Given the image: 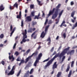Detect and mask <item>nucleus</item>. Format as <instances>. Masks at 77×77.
<instances>
[{"label":"nucleus","instance_id":"61","mask_svg":"<svg viewBox=\"0 0 77 77\" xmlns=\"http://www.w3.org/2000/svg\"><path fill=\"white\" fill-rule=\"evenodd\" d=\"M41 46H39L38 48V50H39V49H40V48H41Z\"/></svg>","mask_w":77,"mask_h":77},{"label":"nucleus","instance_id":"35","mask_svg":"<svg viewBox=\"0 0 77 77\" xmlns=\"http://www.w3.org/2000/svg\"><path fill=\"white\" fill-rule=\"evenodd\" d=\"M53 23V21L51 20H50L48 22V24H51V23Z\"/></svg>","mask_w":77,"mask_h":77},{"label":"nucleus","instance_id":"21","mask_svg":"<svg viewBox=\"0 0 77 77\" xmlns=\"http://www.w3.org/2000/svg\"><path fill=\"white\" fill-rule=\"evenodd\" d=\"M50 59V57H48L47 59L45 60L44 61H43V62H47Z\"/></svg>","mask_w":77,"mask_h":77},{"label":"nucleus","instance_id":"14","mask_svg":"<svg viewBox=\"0 0 77 77\" xmlns=\"http://www.w3.org/2000/svg\"><path fill=\"white\" fill-rule=\"evenodd\" d=\"M15 29H16V28L14 27L13 29V30L11 32V33H10V37H11L12 36V34H13L14 32V31L15 30Z\"/></svg>","mask_w":77,"mask_h":77},{"label":"nucleus","instance_id":"20","mask_svg":"<svg viewBox=\"0 0 77 77\" xmlns=\"http://www.w3.org/2000/svg\"><path fill=\"white\" fill-rule=\"evenodd\" d=\"M32 30V28H30L28 30V33H31Z\"/></svg>","mask_w":77,"mask_h":77},{"label":"nucleus","instance_id":"48","mask_svg":"<svg viewBox=\"0 0 77 77\" xmlns=\"http://www.w3.org/2000/svg\"><path fill=\"white\" fill-rule=\"evenodd\" d=\"M13 28V27H12V25H11V26H10V30H11V31H12Z\"/></svg>","mask_w":77,"mask_h":77},{"label":"nucleus","instance_id":"11","mask_svg":"<svg viewBox=\"0 0 77 77\" xmlns=\"http://www.w3.org/2000/svg\"><path fill=\"white\" fill-rule=\"evenodd\" d=\"M65 20H63L60 26V27H62V26H64L65 27H66V24H65Z\"/></svg>","mask_w":77,"mask_h":77},{"label":"nucleus","instance_id":"26","mask_svg":"<svg viewBox=\"0 0 77 77\" xmlns=\"http://www.w3.org/2000/svg\"><path fill=\"white\" fill-rule=\"evenodd\" d=\"M33 72V69H32L31 70V71L29 72V74H32V72Z\"/></svg>","mask_w":77,"mask_h":77},{"label":"nucleus","instance_id":"34","mask_svg":"<svg viewBox=\"0 0 77 77\" xmlns=\"http://www.w3.org/2000/svg\"><path fill=\"white\" fill-rule=\"evenodd\" d=\"M4 37V35L3 34H1V35H0V38H3V37Z\"/></svg>","mask_w":77,"mask_h":77},{"label":"nucleus","instance_id":"13","mask_svg":"<svg viewBox=\"0 0 77 77\" xmlns=\"http://www.w3.org/2000/svg\"><path fill=\"white\" fill-rule=\"evenodd\" d=\"M74 53V50H72L71 51L70 53H69V52L68 53H67V55H68V54H70V55H72V54H73Z\"/></svg>","mask_w":77,"mask_h":77},{"label":"nucleus","instance_id":"31","mask_svg":"<svg viewBox=\"0 0 77 77\" xmlns=\"http://www.w3.org/2000/svg\"><path fill=\"white\" fill-rule=\"evenodd\" d=\"M65 59V56H63V58H62V61H61L62 62H63V60H64Z\"/></svg>","mask_w":77,"mask_h":77},{"label":"nucleus","instance_id":"40","mask_svg":"<svg viewBox=\"0 0 77 77\" xmlns=\"http://www.w3.org/2000/svg\"><path fill=\"white\" fill-rule=\"evenodd\" d=\"M20 62H21L22 63H23L24 62V60L23 59L22 60H21Z\"/></svg>","mask_w":77,"mask_h":77},{"label":"nucleus","instance_id":"51","mask_svg":"<svg viewBox=\"0 0 77 77\" xmlns=\"http://www.w3.org/2000/svg\"><path fill=\"white\" fill-rule=\"evenodd\" d=\"M35 33H36V32H34L32 34V35H31V37H33V35L35 34Z\"/></svg>","mask_w":77,"mask_h":77},{"label":"nucleus","instance_id":"8","mask_svg":"<svg viewBox=\"0 0 77 77\" xmlns=\"http://www.w3.org/2000/svg\"><path fill=\"white\" fill-rule=\"evenodd\" d=\"M26 19L25 21L27 23H28L29 21H31V20H32V18L30 16H27L26 17Z\"/></svg>","mask_w":77,"mask_h":77},{"label":"nucleus","instance_id":"24","mask_svg":"<svg viewBox=\"0 0 77 77\" xmlns=\"http://www.w3.org/2000/svg\"><path fill=\"white\" fill-rule=\"evenodd\" d=\"M75 11H73V12H72L71 14V17H74V13H75Z\"/></svg>","mask_w":77,"mask_h":77},{"label":"nucleus","instance_id":"7","mask_svg":"<svg viewBox=\"0 0 77 77\" xmlns=\"http://www.w3.org/2000/svg\"><path fill=\"white\" fill-rule=\"evenodd\" d=\"M58 14V11H55V12L54 14L52 15V19H54V20L55 18L57 17Z\"/></svg>","mask_w":77,"mask_h":77},{"label":"nucleus","instance_id":"1","mask_svg":"<svg viewBox=\"0 0 77 77\" xmlns=\"http://www.w3.org/2000/svg\"><path fill=\"white\" fill-rule=\"evenodd\" d=\"M70 48V47H68L67 48L65 49L63 51L61 52V54H60L59 55V53L57 54L53 57L52 59L51 60H49L48 63H47V64H48V65L49 66H50L51 63H52L53 62V61L55 59V58H56L57 57H60V59H61L62 58V57L63 56L65 55L66 53H67V51H68L69 50V49Z\"/></svg>","mask_w":77,"mask_h":77},{"label":"nucleus","instance_id":"12","mask_svg":"<svg viewBox=\"0 0 77 77\" xmlns=\"http://www.w3.org/2000/svg\"><path fill=\"white\" fill-rule=\"evenodd\" d=\"M63 12V10H61L59 14V16L58 18H60V17H61V15L62 14Z\"/></svg>","mask_w":77,"mask_h":77},{"label":"nucleus","instance_id":"33","mask_svg":"<svg viewBox=\"0 0 77 77\" xmlns=\"http://www.w3.org/2000/svg\"><path fill=\"white\" fill-rule=\"evenodd\" d=\"M63 37H64V38L65 39L66 38V34L65 33H64L63 34Z\"/></svg>","mask_w":77,"mask_h":77},{"label":"nucleus","instance_id":"32","mask_svg":"<svg viewBox=\"0 0 77 77\" xmlns=\"http://www.w3.org/2000/svg\"><path fill=\"white\" fill-rule=\"evenodd\" d=\"M37 1L38 2V3L39 5H40V6H41V5H42V4H41V1H39L38 0H37Z\"/></svg>","mask_w":77,"mask_h":77},{"label":"nucleus","instance_id":"52","mask_svg":"<svg viewBox=\"0 0 77 77\" xmlns=\"http://www.w3.org/2000/svg\"><path fill=\"white\" fill-rule=\"evenodd\" d=\"M14 54H16V56H17L18 55V52L17 51Z\"/></svg>","mask_w":77,"mask_h":77},{"label":"nucleus","instance_id":"41","mask_svg":"<svg viewBox=\"0 0 77 77\" xmlns=\"http://www.w3.org/2000/svg\"><path fill=\"white\" fill-rule=\"evenodd\" d=\"M9 59L10 60H11V59H13V55H12L11 57L10 56H9Z\"/></svg>","mask_w":77,"mask_h":77},{"label":"nucleus","instance_id":"49","mask_svg":"<svg viewBox=\"0 0 77 77\" xmlns=\"http://www.w3.org/2000/svg\"><path fill=\"white\" fill-rule=\"evenodd\" d=\"M42 12L43 13V14L42 15V17H45V14H44V13H43V11H42Z\"/></svg>","mask_w":77,"mask_h":77},{"label":"nucleus","instance_id":"53","mask_svg":"<svg viewBox=\"0 0 77 77\" xmlns=\"http://www.w3.org/2000/svg\"><path fill=\"white\" fill-rule=\"evenodd\" d=\"M2 64L3 65H5V62L4 61H2L1 62Z\"/></svg>","mask_w":77,"mask_h":77},{"label":"nucleus","instance_id":"36","mask_svg":"<svg viewBox=\"0 0 77 77\" xmlns=\"http://www.w3.org/2000/svg\"><path fill=\"white\" fill-rule=\"evenodd\" d=\"M47 22H48V19H46V20H45V25H46L47 24Z\"/></svg>","mask_w":77,"mask_h":77},{"label":"nucleus","instance_id":"25","mask_svg":"<svg viewBox=\"0 0 77 77\" xmlns=\"http://www.w3.org/2000/svg\"><path fill=\"white\" fill-rule=\"evenodd\" d=\"M74 61H72L71 63V67H73V66H74Z\"/></svg>","mask_w":77,"mask_h":77},{"label":"nucleus","instance_id":"23","mask_svg":"<svg viewBox=\"0 0 77 77\" xmlns=\"http://www.w3.org/2000/svg\"><path fill=\"white\" fill-rule=\"evenodd\" d=\"M72 72V71L71 70H70L69 72V74L68 77H71V73Z\"/></svg>","mask_w":77,"mask_h":77},{"label":"nucleus","instance_id":"37","mask_svg":"<svg viewBox=\"0 0 77 77\" xmlns=\"http://www.w3.org/2000/svg\"><path fill=\"white\" fill-rule=\"evenodd\" d=\"M33 7H34V5H31L30 6L31 9H33Z\"/></svg>","mask_w":77,"mask_h":77},{"label":"nucleus","instance_id":"39","mask_svg":"<svg viewBox=\"0 0 77 77\" xmlns=\"http://www.w3.org/2000/svg\"><path fill=\"white\" fill-rule=\"evenodd\" d=\"M49 66L47 64V65H45V66L44 67V69H46L47 68V66Z\"/></svg>","mask_w":77,"mask_h":77},{"label":"nucleus","instance_id":"5","mask_svg":"<svg viewBox=\"0 0 77 77\" xmlns=\"http://www.w3.org/2000/svg\"><path fill=\"white\" fill-rule=\"evenodd\" d=\"M14 69H15V66H13L11 70L8 74V75H13V74H14Z\"/></svg>","mask_w":77,"mask_h":77},{"label":"nucleus","instance_id":"6","mask_svg":"<svg viewBox=\"0 0 77 77\" xmlns=\"http://www.w3.org/2000/svg\"><path fill=\"white\" fill-rule=\"evenodd\" d=\"M54 10H55V8H54L52 11H49V14L47 15L48 16L46 17L47 18H48L51 15H52V14L54 13Z\"/></svg>","mask_w":77,"mask_h":77},{"label":"nucleus","instance_id":"45","mask_svg":"<svg viewBox=\"0 0 77 77\" xmlns=\"http://www.w3.org/2000/svg\"><path fill=\"white\" fill-rule=\"evenodd\" d=\"M16 45H17V44L16 43H15L13 47V49H15V47H16Z\"/></svg>","mask_w":77,"mask_h":77},{"label":"nucleus","instance_id":"55","mask_svg":"<svg viewBox=\"0 0 77 77\" xmlns=\"http://www.w3.org/2000/svg\"><path fill=\"white\" fill-rule=\"evenodd\" d=\"M8 72H9V70H6L5 73L6 74H8Z\"/></svg>","mask_w":77,"mask_h":77},{"label":"nucleus","instance_id":"44","mask_svg":"<svg viewBox=\"0 0 77 77\" xmlns=\"http://www.w3.org/2000/svg\"><path fill=\"white\" fill-rule=\"evenodd\" d=\"M35 54V53H34L31 56H29V57H30L31 58V57H32Z\"/></svg>","mask_w":77,"mask_h":77},{"label":"nucleus","instance_id":"17","mask_svg":"<svg viewBox=\"0 0 77 77\" xmlns=\"http://www.w3.org/2000/svg\"><path fill=\"white\" fill-rule=\"evenodd\" d=\"M47 41L48 42V45H50V42L51 41V40H50V38L49 37V38L47 39Z\"/></svg>","mask_w":77,"mask_h":77},{"label":"nucleus","instance_id":"60","mask_svg":"<svg viewBox=\"0 0 77 77\" xmlns=\"http://www.w3.org/2000/svg\"><path fill=\"white\" fill-rule=\"evenodd\" d=\"M59 36H57V37L56 38V39L57 40V39H59Z\"/></svg>","mask_w":77,"mask_h":77},{"label":"nucleus","instance_id":"46","mask_svg":"<svg viewBox=\"0 0 77 77\" xmlns=\"http://www.w3.org/2000/svg\"><path fill=\"white\" fill-rule=\"evenodd\" d=\"M21 26L22 27V26H23V20H22L21 22Z\"/></svg>","mask_w":77,"mask_h":77},{"label":"nucleus","instance_id":"19","mask_svg":"<svg viewBox=\"0 0 77 77\" xmlns=\"http://www.w3.org/2000/svg\"><path fill=\"white\" fill-rule=\"evenodd\" d=\"M30 58V57H29L26 58V61L25 62V63H27V62L29 61V60Z\"/></svg>","mask_w":77,"mask_h":77},{"label":"nucleus","instance_id":"58","mask_svg":"<svg viewBox=\"0 0 77 77\" xmlns=\"http://www.w3.org/2000/svg\"><path fill=\"white\" fill-rule=\"evenodd\" d=\"M71 21H72V22L73 23H74V20L72 19L71 20Z\"/></svg>","mask_w":77,"mask_h":77},{"label":"nucleus","instance_id":"63","mask_svg":"<svg viewBox=\"0 0 77 77\" xmlns=\"http://www.w3.org/2000/svg\"><path fill=\"white\" fill-rule=\"evenodd\" d=\"M73 19L74 20H75V19H76V17H73Z\"/></svg>","mask_w":77,"mask_h":77},{"label":"nucleus","instance_id":"18","mask_svg":"<svg viewBox=\"0 0 77 77\" xmlns=\"http://www.w3.org/2000/svg\"><path fill=\"white\" fill-rule=\"evenodd\" d=\"M5 8V7H4L3 5H2L0 7V9L2 11H3V10H4V9Z\"/></svg>","mask_w":77,"mask_h":77},{"label":"nucleus","instance_id":"4","mask_svg":"<svg viewBox=\"0 0 77 77\" xmlns=\"http://www.w3.org/2000/svg\"><path fill=\"white\" fill-rule=\"evenodd\" d=\"M42 54L41 53L39 54L38 57L36 58V59L34 64V66H36V65L39 62V60L41 59V57H42Z\"/></svg>","mask_w":77,"mask_h":77},{"label":"nucleus","instance_id":"59","mask_svg":"<svg viewBox=\"0 0 77 77\" xmlns=\"http://www.w3.org/2000/svg\"><path fill=\"white\" fill-rule=\"evenodd\" d=\"M3 45L2 44H0V47H3Z\"/></svg>","mask_w":77,"mask_h":77},{"label":"nucleus","instance_id":"30","mask_svg":"<svg viewBox=\"0 0 77 77\" xmlns=\"http://www.w3.org/2000/svg\"><path fill=\"white\" fill-rule=\"evenodd\" d=\"M35 14V12L33 11L31 12V15L32 17H34L35 15V14Z\"/></svg>","mask_w":77,"mask_h":77},{"label":"nucleus","instance_id":"42","mask_svg":"<svg viewBox=\"0 0 77 77\" xmlns=\"http://www.w3.org/2000/svg\"><path fill=\"white\" fill-rule=\"evenodd\" d=\"M36 24V22H33L32 25L34 26V25H35V24Z\"/></svg>","mask_w":77,"mask_h":77},{"label":"nucleus","instance_id":"38","mask_svg":"<svg viewBox=\"0 0 77 77\" xmlns=\"http://www.w3.org/2000/svg\"><path fill=\"white\" fill-rule=\"evenodd\" d=\"M54 48V47H53L50 50L51 52H53V51Z\"/></svg>","mask_w":77,"mask_h":77},{"label":"nucleus","instance_id":"28","mask_svg":"<svg viewBox=\"0 0 77 77\" xmlns=\"http://www.w3.org/2000/svg\"><path fill=\"white\" fill-rule=\"evenodd\" d=\"M14 6H15L17 9H18V4L17 3H15L14 5Z\"/></svg>","mask_w":77,"mask_h":77},{"label":"nucleus","instance_id":"54","mask_svg":"<svg viewBox=\"0 0 77 77\" xmlns=\"http://www.w3.org/2000/svg\"><path fill=\"white\" fill-rule=\"evenodd\" d=\"M56 21H57V22H56V24H57L58 23H59V20L56 19Z\"/></svg>","mask_w":77,"mask_h":77},{"label":"nucleus","instance_id":"57","mask_svg":"<svg viewBox=\"0 0 77 77\" xmlns=\"http://www.w3.org/2000/svg\"><path fill=\"white\" fill-rule=\"evenodd\" d=\"M62 48V46H60L58 50H60Z\"/></svg>","mask_w":77,"mask_h":77},{"label":"nucleus","instance_id":"2","mask_svg":"<svg viewBox=\"0 0 77 77\" xmlns=\"http://www.w3.org/2000/svg\"><path fill=\"white\" fill-rule=\"evenodd\" d=\"M27 34V30L26 29H25L24 32L23 33V39L22 40V41L20 42V44H22L23 42H26V41H29V39H25L27 38V35L26 34Z\"/></svg>","mask_w":77,"mask_h":77},{"label":"nucleus","instance_id":"9","mask_svg":"<svg viewBox=\"0 0 77 77\" xmlns=\"http://www.w3.org/2000/svg\"><path fill=\"white\" fill-rule=\"evenodd\" d=\"M60 6H61V4H59L56 7V9H57L56 10V11L57 12H59V11H60V10L59 9V8H60Z\"/></svg>","mask_w":77,"mask_h":77},{"label":"nucleus","instance_id":"43","mask_svg":"<svg viewBox=\"0 0 77 77\" xmlns=\"http://www.w3.org/2000/svg\"><path fill=\"white\" fill-rule=\"evenodd\" d=\"M69 69V66L66 70V72H68Z\"/></svg>","mask_w":77,"mask_h":77},{"label":"nucleus","instance_id":"22","mask_svg":"<svg viewBox=\"0 0 77 77\" xmlns=\"http://www.w3.org/2000/svg\"><path fill=\"white\" fill-rule=\"evenodd\" d=\"M61 74H62V73L61 72H58V74L57 75V77H59L61 75Z\"/></svg>","mask_w":77,"mask_h":77},{"label":"nucleus","instance_id":"62","mask_svg":"<svg viewBox=\"0 0 77 77\" xmlns=\"http://www.w3.org/2000/svg\"><path fill=\"white\" fill-rule=\"evenodd\" d=\"M32 30H33V31H34V30H35V28H33V29L32 28Z\"/></svg>","mask_w":77,"mask_h":77},{"label":"nucleus","instance_id":"3","mask_svg":"<svg viewBox=\"0 0 77 77\" xmlns=\"http://www.w3.org/2000/svg\"><path fill=\"white\" fill-rule=\"evenodd\" d=\"M50 26V25H47L46 26L45 28V32L43 31L41 35V37L42 38H43L44 36H45V35L47 34V31H48V29L49 27Z\"/></svg>","mask_w":77,"mask_h":77},{"label":"nucleus","instance_id":"50","mask_svg":"<svg viewBox=\"0 0 77 77\" xmlns=\"http://www.w3.org/2000/svg\"><path fill=\"white\" fill-rule=\"evenodd\" d=\"M30 49H29L28 50L26 51V53H29L30 51Z\"/></svg>","mask_w":77,"mask_h":77},{"label":"nucleus","instance_id":"29","mask_svg":"<svg viewBox=\"0 0 77 77\" xmlns=\"http://www.w3.org/2000/svg\"><path fill=\"white\" fill-rule=\"evenodd\" d=\"M21 70H20L18 72V73H17V77H18L19 75H20V73H21Z\"/></svg>","mask_w":77,"mask_h":77},{"label":"nucleus","instance_id":"15","mask_svg":"<svg viewBox=\"0 0 77 77\" xmlns=\"http://www.w3.org/2000/svg\"><path fill=\"white\" fill-rule=\"evenodd\" d=\"M21 12L20 11L19 13V15H17V18H19V19H20L21 18Z\"/></svg>","mask_w":77,"mask_h":77},{"label":"nucleus","instance_id":"56","mask_svg":"<svg viewBox=\"0 0 77 77\" xmlns=\"http://www.w3.org/2000/svg\"><path fill=\"white\" fill-rule=\"evenodd\" d=\"M56 53V51H54L53 54H52V55L53 56V55H54V54H55Z\"/></svg>","mask_w":77,"mask_h":77},{"label":"nucleus","instance_id":"64","mask_svg":"<svg viewBox=\"0 0 77 77\" xmlns=\"http://www.w3.org/2000/svg\"><path fill=\"white\" fill-rule=\"evenodd\" d=\"M22 48L21 47H20L19 48V50H21Z\"/></svg>","mask_w":77,"mask_h":77},{"label":"nucleus","instance_id":"16","mask_svg":"<svg viewBox=\"0 0 77 77\" xmlns=\"http://www.w3.org/2000/svg\"><path fill=\"white\" fill-rule=\"evenodd\" d=\"M39 16H40V13H39L38 16H35L34 19H36V18L37 19V20H38V19H39Z\"/></svg>","mask_w":77,"mask_h":77},{"label":"nucleus","instance_id":"47","mask_svg":"<svg viewBox=\"0 0 77 77\" xmlns=\"http://www.w3.org/2000/svg\"><path fill=\"white\" fill-rule=\"evenodd\" d=\"M70 5L71 6H72V5H74V2L72 1L71 2H70Z\"/></svg>","mask_w":77,"mask_h":77},{"label":"nucleus","instance_id":"27","mask_svg":"<svg viewBox=\"0 0 77 77\" xmlns=\"http://www.w3.org/2000/svg\"><path fill=\"white\" fill-rule=\"evenodd\" d=\"M17 61H20L21 60V58L20 57H19L16 60Z\"/></svg>","mask_w":77,"mask_h":77},{"label":"nucleus","instance_id":"10","mask_svg":"<svg viewBox=\"0 0 77 77\" xmlns=\"http://www.w3.org/2000/svg\"><path fill=\"white\" fill-rule=\"evenodd\" d=\"M57 66V65L56 64V62H55L52 66L53 69H54L55 68H56Z\"/></svg>","mask_w":77,"mask_h":77}]
</instances>
